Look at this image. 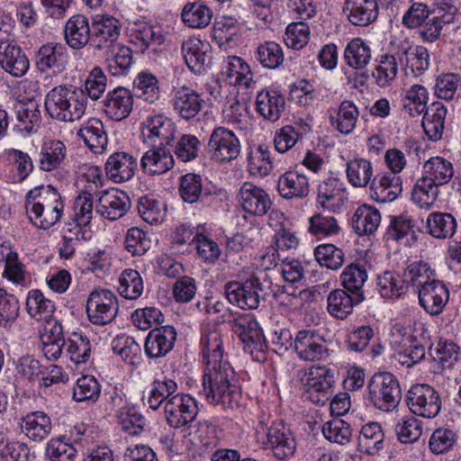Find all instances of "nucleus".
Here are the masks:
<instances>
[{"label":"nucleus","mask_w":461,"mask_h":461,"mask_svg":"<svg viewBox=\"0 0 461 461\" xmlns=\"http://www.w3.org/2000/svg\"><path fill=\"white\" fill-rule=\"evenodd\" d=\"M143 280L137 270L128 268L122 271L119 278V294L126 299H138L143 293Z\"/></svg>","instance_id":"nucleus-49"},{"label":"nucleus","mask_w":461,"mask_h":461,"mask_svg":"<svg viewBox=\"0 0 461 461\" xmlns=\"http://www.w3.org/2000/svg\"><path fill=\"white\" fill-rule=\"evenodd\" d=\"M101 393V385L92 375H83L77 379L73 392L76 402H95Z\"/></svg>","instance_id":"nucleus-57"},{"label":"nucleus","mask_w":461,"mask_h":461,"mask_svg":"<svg viewBox=\"0 0 461 461\" xmlns=\"http://www.w3.org/2000/svg\"><path fill=\"white\" fill-rule=\"evenodd\" d=\"M424 112L422 127L426 135L431 140H440L444 131L447 108L442 103L434 102Z\"/></svg>","instance_id":"nucleus-37"},{"label":"nucleus","mask_w":461,"mask_h":461,"mask_svg":"<svg viewBox=\"0 0 461 461\" xmlns=\"http://www.w3.org/2000/svg\"><path fill=\"white\" fill-rule=\"evenodd\" d=\"M66 158V147L60 140H52L47 144L41 153L40 166L44 171L58 168Z\"/></svg>","instance_id":"nucleus-55"},{"label":"nucleus","mask_w":461,"mask_h":461,"mask_svg":"<svg viewBox=\"0 0 461 461\" xmlns=\"http://www.w3.org/2000/svg\"><path fill=\"white\" fill-rule=\"evenodd\" d=\"M435 278V270L423 261L410 264L402 275L403 284L407 285V289L411 286L415 293Z\"/></svg>","instance_id":"nucleus-40"},{"label":"nucleus","mask_w":461,"mask_h":461,"mask_svg":"<svg viewBox=\"0 0 461 461\" xmlns=\"http://www.w3.org/2000/svg\"><path fill=\"white\" fill-rule=\"evenodd\" d=\"M104 52L113 75L124 73L132 64V51L129 47L117 43Z\"/></svg>","instance_id":"nucleus-51"},{"label":"nucleus","mask_w":461,"mask_h":461,"mask_svg":"<svg viewBox=\"0 0 461 461\" xmlns=\"http://www.w3.org/2000/svg\"><path fill=\"white\" fill-rule=\"evenodd\" d=\"M86 97L83 90L72 86H58L48 92L44 106L49 116L59 122L79 120L86 109Z\"/></svg>","instance_id":"nucleus-3"},{"label":"nucleus","mask_w":461,"mask_h":461,"mask_svg":"<svg viewBox=\"0 0 461 461\" xmlns=\"http://www.w3.org/2000/svg\"><path fill=\"white\" fill-rule=\"evenodd\" d=\"M25 209L37 228L48 230L59 221L64 204L57 189L51 185H39L26 194Z\"/></svg>","instance_id":"nucleus-2"},{"label":"nucleus","mask_w":461,"mask_h":461,"mask_svg":"<svg viewBox=\"0 0 461 461\" xmlns=\"http://www.w3.org/2000/svg\"><path fill=\"white\" fill-rule=\"evenodd\" d=\"M369 399L379 410L390 411L395 409L402 399V391L396 377L391 373H378L368 384Z\"/></svg>","instance_id":"nucleus-6"},{"label":"nucleus","mask_w":461,"mask_h":461,"mask_svg":"<svg viewBox=\"0 0 461 461\" xmlns=\"http://www.w3.org/2000/svg\"><path fill=\"white\" fill-rule=\"evenodd\" d=\"M366 266L360 263H351L345 267L340 278L341 284L350 294L365 295L363 287L367 280Z\"/></svg>","instance_id":"nucleus-43"},{"label":"nucleus","mask_w":461,"mask_h":461,"mask_svg":"<svg viewBox=\"0 0 461 461\" xmlns=\"http://www.w3.org/2000/svg\"><path fill=\"white\" fill-rule=\"evenodd\" d=\"M198 411L196 400L186 393H176L164 405L166 421L173 429L190 427Z\"/></svg>","instance_id":"nucleus-8"},{"label":"nucleus","mask_w":461,"mask_h":461,"mask_svg":"<svg viewBox=\"0 0 461 461\" xmlns=\"http://www.w3.org/2000/svg\"><path fill=\"white\" fill-rule=\"evenodd\" d=\"M426 223L429 233L437 239L451 238L456 229V219L447 212H432Z\"/></svg>","instance_id":"nucleus-45"},{"label":"nucleus","mask_w":461,"mask_h":461,"mask_svg":"<svg viewBox=\"0 0 461 461\" xmlns=\"http://www.w3.org/2000/svg\"><path fill=\"white\" fill-rule=\"evenodd\" d=\"M454 176L452 163L441 157H433L423 165V176L421 178L438 187L447 184Z\"/></svg>","instance_id":"nucleus-36"},{"label":"nucleus","mask_w":461,"mask_h":461,"mask_svg":"<svg viewBox=\"0 0 461 461\" xmlns=\"http://www.w3.org/2000/svg\"><path fill=\"white\" fill-rule=\"evenodd\" d=\"M0 66L10 75L20 77L30 67L28 58L22 49L7 37H0Z\"/></svg>","instance_id":"nucleus-18"},{"label":"nucleus","mask_w":461,"mask_h":461,"mask_svg":"<svg viewBox=\"0 0 461 461\" xmlns=\"http://www.w3.org/2000/svg\"><path fill=\"white\" fill-rule=\"evenodd\" d=\"M121 25L117 19L107 15H95L92 22L91 43L95 50H104L113 48L118 42Z\"/></svg>","instance_id":"nucleus-15"},{"label":"nucleus","mask_w":461,"mask_h":461,"mask_svg":"<svg viewBox=\"0 0 461 461\" xmlns=\"http://www.w3.org/2000/svg\"><path fill=\"white\" fill-rule=\"evenodd\" d=\"M131 208V202L125 193L117 190L100 193L95 212L110 221L122 217Z\"/></svg>","instance_id":"nucleus-22"},{"label":"nucleus","mask_w":461,"mask_h":461,"mask_svg":"<svg viewBox=\"0 0 461 461\" xmlns=\"http://www.w3.org/2000/svg\"><path fill=\"white\" fill-rule=\"evenodd\" d=\"M76 455L77 449L61 438L50 439L45 448V456L50 461H74Z\"/></svg>","instance_id":"nucleus-64"},{"label":"nucleus","mask_w":461,"mask_h":461,"mask_svg":"<svg viewBox=\"0 0 461 461\" xmlns=\"http://www.w3.org/2000/svg\"><path fill=\"white\" fill-rule=\"evenodd\" d=\"M86 308L90 322L104 326L112 322L116 317L117 298L108 289H95L89 294Z\"/></svg>","instance_id":"nucleus-11"},{"label":"nucleus","mask_w":461,"mask_h":461,"mask_svg":"<svg viewBox=\"0 0 461 461\" xmlns=\"http://www.w3.org/2000/svg\"><path fill=\"white\" fill-rule=\"evenodd\" d=\"M17 119L20 131L29 134L36 132L41 122L39 105L34 102L22 105L17 112Z\"/></svg>","instance_id":"nucleus-58"},{"label":"nucleus","mask_w":461,"mask_h":461,"mask_svg":"<svg viewBox=\"0 0 461 461\" xmlns=\"http://www.w3.org/2000/svg\"><path fill=\"white\" fill-rule=\"evenodd\" d=\"M271 282L263 281L257 276H251L244 282H229L224 286V294L230 303L240 308L258 309L261 300H265L267 285Z\"/></svg>","instance_id":"nucleus-5"},{"label":"nucleus","mask_w":461,"mask_h":461,"mask_svg":"<svg viewBox=\"0 0 461 461\" xmlns=\"http://www.w3.org/2000/svg\"><path fill=\"white\" fill-rule=\"evenodd\" d=\"M359 113L356 104L351 101H343L336 113V116L330 115L331 124L342 134L351 133L358 118Z\"/></svg>","instance_id":"nucleus-44"},{"label":"nucleus","mask_w":461,"mask_h":461,"mask_svg":"<svg viewBox=\"0 0 461 461\" xmlns=\"http://www.w3.org/2000/svg\"><path fill=\"white\" fill-rule=\"evenodd\" d=\"M138 212L149 224L161 222L165 218L163 204L157 199L143 196L138 202Z\"/></svg>","instance_id":"nucleus-63"},{"label":"nucleus","mask_w":461,"mask_h":461,"mask_svg":"<svg viewBox=\"0 0 461 461\" xmlns=\"http://www.w3.org/2000/svg\"><path fill=\"white\" fill-rule=\"evenodd\" d=\"M66 351L70 360L76 364L86 363L90 357V340L82 333L75 332L68 339Z\"/></svg>","instance_id":"nucleus-59"},{"label":"nucleus","mask_w":461,"mask_h":461,"mask_svg":"<svg viewBox=\"0 0 461 461\" xmlns=\"http://www.w3.org/2000/svg\"><path fill=\"white\" fill-rule=\"evenodd\" d=\"M258 435L266 437L263 440L265 448H270L274 456L278 460H285L292 456L296 448V443L290 429L282 420H268L262 419L257 426Z\"/></svg>","instance_id":"nucleus-4"},{"label":"nucleus","mask_w":461,"mask_h":461,"mask_svg":"<svg viewBox=\"0 0 461 461\" xmlns=\"http://www.w3.org/2000/svg\"><path fill=\"white\" fill-rule=\"evenodd\" d=\"M376 285L380 294L385 298L401 296L407 293V285L403 284L402 277L393 271H385L378 276Z\"/></svg>","instance_id":"nucleus-52"},{"label":"nucleus","mask_w":461,"mask_h":461,"mask_svg":"<svg viewBox=\"0 0 461 461\" xmlns=\"http://www.w3.org/2000/svg\"><path fill=\"white\" fill-rule=\"evenodd\" d=\"M345 188L335 177L321 182L318 186L317 203L329 212H336L344 205Z\"/></svg>","instance_id":"nucleus-26"},{"label":"nucleus","mask_w":461,"mask_h":461,"mask_svg":"<svg viewBox=\"0 0 461 461\" xmlns=\"http://www.w3.org/2000/svg\"><path fill=\"white\" fill-rule=\"evenodd\" d=\"M20 429L31 440L41 442L48 438L52 430L50 418L43 411H32L21 419Z\"/></svg>","instance_id":"nucleus-28"},{"label":"nucleus","mask_w":461,"mask_h":461,"mask_svg":"<svg viewBox=\"0 0 461 461\" xmlns=\"http://www.w3.org/2000/svg\"><path fill=\"white\" fill-rule=\"evenodd\" d=\"M285 107V97L275 90H263L256 98L257 112L266 120L276 122Z\"/></svg>","instance_id":"nucleus-33"},{"label":"nucleus","mask_w":461,"mask_h":461,"mask_svg":"<svg viewBox=\"0 0 461 461\" xmlns=\"http://www.w3.org/2000/svg\"><path fill=\"white\" fill-rule=\"evenodd\" d=\"M396 54L400 62L410 68L415 76L420 75L429 67V51L424 46L412 49L409 41H404L400 43Z\"/></svg>","instance_id":"nucleus-30"},{"label":"nucleus","mask_w":461,"mask_h":461,"mask_svg":"<svg viewBox=\"0 0 461 461\" xmlns=\"http://www.w3.org/2000/svg\"><path fill=\"white\" fill-rule=\"evenodd\" d=\"M177 389L176 383L169 378L155 379L151 384L147 395L143 397L145 404L150 409L157 411L161 404H166Z\"/></svg>","instance_id":"nucleus-39"},{"label":"nucleus","mask_w":461,"mask_h":461,"mask_svg":"<svg viewBox=\"0 0 461 461\" xmlns=\"http://www.w3.org/2000/svg\"><path fill=\"white\" fill-rule=\"evenodd\" d=\"M419 303L430 315H438L449 300V292L445 284L436 278L417 292Z\"/></svg>","instance_id":"nucleus-17"},{"label":"nucleus","mask_w":461,"mask_h":461,"mask_svg":"<svg viewBox=\"0 0 461 461\" xmlns=\"http://www.w3.org/2000/svg\"><path fill=\"white\" fill-rule=\"evenodd\" d=\"M212 17V10L200 3H189L182 11L183 22L191 28L206 27Z\"/></svg>","instance_id":"nucleus-50"},{"label":"nucleus","mask_w":461,"mask_h":461,"mask_svg":"<svg viewBox=\"0 0 461 461\" xmlns=\"http://www.w3.org/2000/svg\"><path fill=\"white\" fill-rule=\"evenodd\" d=\"M322 434L330 442L346 445L351 439L352 429L347 421L334 418L323 424Z\"/></svg>","instance_id":"nucleus-54"},{"label":"nucleus","mask_w":461,"mask_h":461,"mask_svg":"<svg viewBox=\"0 0 461 461\" xmlns=\"http://www.w3.org/2000/svg\"><path fill=\"white\" fill-rule=\"evenodd\" d=\"M166 147L152 148L144 153L140 159V166L145 173L151 176L161 175L174 167L173 156Z\"/></svg>","instance_id":"nucleus-35"},{"label":"nucleus","mask_w":461,"mask_h":461,"mask_svg":"<svg viewBox=\"0 0 461 461\" xmlns=\"http://www.w3.org/2000/svg\"><path fill=\"white\" fill-rule=\"evenodd\" d=\"M170 103L174 111L181 118L188 121L199 113L203 100L196 91L184 86L173 90Z\"/></svg>","instance_id":"nucleus-23"},{"label":"nucleus","mask_w":461,"mask_h":461,"mask_svg":"<svg viewBox=\"0 0 461 461\" xmlns=\"http://www.w3.org/2000/svg\"><path fill=\"white\" fill-rule=\"evenodd\" d=\"M137 158L130 153L119 151L112 154L106 160V176L114 183H123L131 179L138 170Z\"/></svg>","instance_id":"nucleus-21"},{"label":"nucleus","mask_w":461,"mask_h":461,"mask_svg":"<svg viewBox=\"0 0 461 461\" xmlns=\"http://www.w3.org/2000/svg\"><path fill=\"white\" fill-rule=\"evenodd\" d=\"M297 356L304 361H322L330 357L327 340L315 330H302L294 340Z\"/></svg>","instance_id":"nucleus-13"},{"label":"nucleus","mask_w":461,"mask_h":461,"mask_svg":"<svg viewBox=\"0 0 461 461\" xmlns=\"http://www.w3.org/2000/svg\"><path fill=\"white\" fill-rule=\"evenodd\" d=\"M402 192V178L394 173H384L376 176L370 186L371 198L381 203L393 202Z\"/></svg>","instance_id":"nucleus-25"},{"label":"nucleus","mask_w":461,"mask_h":461,"mask_svg":"<svg viewBox=\"0 0 461 461\" xmlns=\"http://www.w3.org/2000/svg\"><path fill=\"white\" fill-rule=\"evenodd\" d=\"M359 447L361 450L375 456L384 449V433L381 425L377 422H369L362 427L359 436Z\"/></svg>","instance_id":"nucleus-41"},{"label":"nucleus","mask_w":461,"mask_h":461,"mask_svg":"<svg viewBox=\"0 0 461 461\" xmlns=\"http://www.w3.org/2000/svg\"><path fill=\"white\" fill-rule=\"evenodd\" d=\"M77 136L95 153L104 152L108 143L104 124L97 118L86 122L78 130Z\"/></svg>","instance_id":"nucleus-34"},{"label":"nucleus","mask_w":461,"mask_h":461,"mask_svg":"<svg viewBox=\"0 0 461 461\" xmlns=\"http://www.w3.org/2000/svg\"><path fill=\"white\" fill-rule=\"evenodd\" d=\"M144 141L152 148L171 146L175 140L176 128L168 117L162 113L149 115L142 122Z\"/></svg>","instance_id":"nucleus-12"},{"label":"nucleus","mask_w":461,"mask_h":461,"mask_svg":"<svg viewBox=\"0 0 461 461\" xmlns=\"http://www.w3.org/2000/svg\"><path fill=\"white\" fill-rule=\"evenodd\" d=\"M211 158L217 162H230L240 153V142L233 131L225 127L215 128L209 139Z\"/></svg>","instance_id":"nucleus-14"},{"label":"nucleus","mask_w":461,"mask_h":461,"mask_svg":"<svg viewBox=\"0 0 461 461\" xmlns=\"http://www.w3.org/2000/svg\"><path fill=\"white\" fill-rule=\"evenodd\" d=\"M397 73L396 58L393 55H384L373 71V77L379 86L384 87L391 85L396 78Z\"/></svg>","instance_id":"nucleus-60"},{"label":"nucleus","mask_w":461,"mask_h":461,"mask_svg":"<svg viewBox=\"0 0 461 461\" xmlns=\"http://www.w3.org/2000/svg\"><path fill=\"white\" fill-rule=\"evenodd\" d=\"M133 95L154 104L160 98L158 78L149 72L139 73L133 80Z\"/></svg>","instance_id":"nucleus-42"},{"label":"nucleus","mask_w":461,"mask_h":461,"mask_svg":"<svg viewBox=\"0 0 461 461\" xmlns=\"http://www.w3.org/2000/svg\"><path fill=\"white\" fill-rule=\"evenodd\" d=\"M181 51L187 67L194 72L201 73L211 62L207 45L196 38H189L182 43Z\"/></svg>","instance_id":"nucleus-32"},{"label":"nucleus","mask_w":461,"mask_h":461,"mask_svg":"<svg viewBox=\"0 0 461 461\" xmlns=\"http://www.w3.org/2000/svg\"><path fill=\"white\" fill-rule=\"evenodd\" d=\"M231 330L240 338L246 352L259 360L258 354L263 355L266 339L258 322L251 316L243 315L230 321ZM264 357V356H262Z\"/></svg>","instance_id":"nucleus-9"},{"label":"nucleus","mask_w":461,"mask_h":461,"mask_svg":"<svg viewBox=\"0 0 461 461\" xmlns=\"http://www.w3.org/2000/svg\"><path fill=\"white\" fill-rule=\"evenodd\" d=\"M203 357L206 364L203 375V393L207 401L224 409L234 410L240 407L241 393L235 384V372L223 357L222 335L217 330H210L202 337Z\"/></svg>","instance_id":"nucleus-1"},{"label":"nucleus","mask_w":461,"mask_h":461,"mask_svg":"<svg viewBox=\"0 0 461 461\" xmlns=\"http://www.w3.org/2000/svg\"><path fill=\"white\" fill-rule=\"evenodd\" d=\"M314 257L321 266L337 270L344 262V252L333 244H321L314 249Z\"/></svg>","instance_id":"nucleus-61"},{"label":"nucleus","mask_w":461,"mask_h":461,"mask_svg":"<svg viewBox=\"0 0 461 461\" xmlns=\"http://www.w3.org/2000/svg\"><path fill=\"white\" fill-rule=\"evenodd\" d=\"M179 194L189 203H196L203 195V179L200 175L186 174L180 178Z\"/></svg>","instance_id":"nucleus-62"},{"label":"nucleus","mask_w":461,"mask_h":461,"mask_svg":"<svg viewBox=\"0 0 461 461\" xmlns=\"http://www.w3.org/2000/svg\"><path fill=\"white\" fill-rule=\"evenodd\" d=\"M104 112L112 120L120 122L127 118L133 108V94L123 86L109 91L103 101Z\"/></svg>","instance_id":"nucleus-20"},{"label":"nucleus","mask_w":461,"mask_h":461,"mask_svg":"<svg viewBox=\"0 0 461 461\" xmlns=\"http://www.w3.org/2000/svg\"><path fill=\"white\" fill-rule=\"evenodd\" d=\"M225 68V74L230 79L231 84H237L246 87L250 86L252 74L249 66L241 58L237 56L229 57Z\"/></svg>","instance_id":"nucleus-56"},{"label":"nucleus","mask_w":461,"mask_h":461,"mask_svg":"<svg viewBox=\"0 0 461 461\" xmlns=\"http://www.w3.org/2000/svg\"><path fill=\"white\" fill-rule=\"evenodd\" d=\"M347 64L356 69L365 68L371 60V50L367 43L360 38L351 40L344 51Z\"/></svg>","instance_id":"nucleus-46"},{"label":"nucleus","mask_w":461,"mask_h":461,"mask_svg":"<svg viewBox=\"0 0 461 461\" xmlns=\"http://www.w3.org/2000/svg\"><path fill=\"white\" fill-rule=\"evenodd\" d=\"M406 402L413 414L428 419L436 417L441 409L438 393L426 384L412 385L407 393Z\"/></svg>","instance_id":"nucleus-10"},{"label":"nucleus","mask_w":461,"mask_h":461,"mask_svg":"<svg viewBox=\"0 0 461 461\" xmlns=\"http://www.w3.org/2000/svg\"><path fill=\"white\" fill-rule=\"evenodd\" d=\"M348 293L346 289H336L330 293L327 298V310L330 315L344 320L353 312L355 305L365 300V295Z\"/></svg>","instance_id":"nucleus-27"},{"label":"nucleus","mask_w":461,"mask_h":461,"mask_svg":"<svg viewBox=\"0 0 461 461\" xmlns=\"http://www.w3.org/2000/svg\"><path fill=\"white\" fill-rule=\"evenodd\" d=\"M256 59L265 68H277L285 59L282 47L275 41H266L258 47Z\"/></svg>","instance_id":"nucleus-53"},{"label":"nucleus","mask_w":461,"mask_h":461,"mask_svg":"<svg viewBox=\"0 0 461 461\" xmlns=\"http://www.w3.org/2000/svg\"><path fill=\"white\" fill-rule=\"evenodd\" d=\"M26 309L30 316L36 321L50 319L55 311V303L47 299L40 290H32L26 300Z\"/></svg>","instance_id":"nucleus-47"},{"label":"nucleus","mask_w":461,"mask_h":461,"mask_svg":"<svg viewBox=\"0 0 461 461\" xmlns=\"http://www.w3.org/2000/svg\"><path fill=\"white\" fill-rule=\"evenodd\" d=\"M373 173V167L369 160L356 158L347 163V178L354 187H366Z\"/></svg>","instance_id":"nucleus-48"},{"label":"nucleus","mask_w":461,"mask_h":461,"mask_svg":"<svg viewBox=\"0 0 461 461\" xmlns=\"http://www.w3.org/2000/svg\"><path fill=\"white\" fill-rule=\"evenodd\" d=\"M277 191L286 200L304 198L310 192L309 180L296 171L285 172L278 178Z\"/></svg>","instance_id":"nucleus-29"},{"label":"nucleus","mask_w":461,"mask_h":461,"mask_svg":"<svg viewBox=\"0 0 461 461\" xmlns=\"http://www.w3.org/2000/svg\"><path fill=\"white\" fill-rule=\"evenodd\" d=\"M176 335V329L170 325L151 330L145 339L146 355L150 358L165 357L173 349Z\"/></svg>","instance_id":"nucleus-19"},{"label":"nucleus","mask_w":461,"mask_h":461,"mask_svg":"<svg viewBox=\"0 0 461 461\" xmlns=\"http://www.w3.org/2000/svg\"><path fill=\"white\" fill-rule=\"evenodd\" d=\"M306 397L314 403L325 404L333 393V371L326 366L310 368L301 376Z\"/></svg>","instance_id":"nucleus-7"},{"label":"nucleus","mask_w":461,"mask_h":461,"mask_svg":"<svg viewBox=\"0 0 461 461\" xmlns=\"http://www.w3.org/2000/svg\"><path fill=\"white\" fill-rule=\"evenodd\" d=\"M380 222V212L367 204L359 206L351 218L352 228L359 236L375 232Z\"/></svg>","instance_id":"nucleus-38"},{"label":"nucleus","mask_w":461,"mask_h":461,"mask_svg":"<svg viewBox=\"0 0 461 461\" xmlns=\"http://www.w3.org/2000/svg\"><path fill=\"white\" fill-rule=\"evenodd\" d=\"M342 11L351 24L361 27L374 23L379 14L376 0H345Z\"/></svg>","instance_id":"nucleus-24"},{"label":"nucleus","mask_w":461,"mask_h":461,"mask_svg":"<svg viewBox=\"0 0 461 461\" xmlns=\"http://www.w3.org/2000/svg\"><path fill=\"white\" fill-rule=\"evenodd\" d=\"M238 201L241 208L255 216H263L272 206L269 194L262 188L250 182H245L238 193Z\"/></svg>","instance_id":"nucleus-16"},{"label":"nucleus","mask_w":461,"mask_h":461,"mask_svg":"<svg viewBox=\"0 0 461 461\" xmlns=\"http://www.w3.org/2000/svg\"><path fill=\"white\" fill-rule=\"evenodd\" d=\"M88 19L83 14L71 16L65 25V40L74 50L85 47L92 38Z\"/></svg>","instance_id":"nucleus-31"}]
</instances>
